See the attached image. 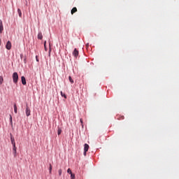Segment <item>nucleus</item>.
Instances as JSON below:
<instances>
[{
	"label": "nucleus",
	"mask_w": 179,
	"mask_h": 179,
	"mask_svg": "<svg viewBox=\"0 0 179 179\" xmlns=\"http://www.w3.org/2000/svg\"><path fill=\"white\" fill-rule=\"evenodd\" d=\"M17 12H18V15H19L20 17H22V10H20V8L17 9Z\"/></svg>",
	"instance_id": "15"
},
{
	"label": "nucleus",
	"mask_w": 179,
	"mask_h": 179,
	"mask_svg": "<svg viewBox=\"0 0 179 179\" xmlns=\"http://www.w3.org/2000/svg\"><path fill=\"white\" fill-rule=\"evenodd\" d=\"M38 40H43V34L41 32L38 34Z\"/></svg>",
	"instance_id": "12"
},
{
	"label": "nucleus",
	"mask_w": 179,
	"mask_h": 179,
	"mask_svg": "<svg viewBox=\"0 0 179 179\" xmlns=\"http://www.w3.org/2000/svg\"><path fill=\"white\" fill-rule=\"evenodd\" d=\"M1 39H0V45H1Z\"/></svg>",
	"instance_id": "29"
},
{
	"label": "nucleus",
	"mask_w": 179,
	"mask_h": 179,
	"mask_svg": "<svg viewBox=\"0 0 179 179\" xmlns=\"http://www.w3.org/2000/svg\"><path fill=\"white\" fill-rule=\"evenodd\" d=\"M36 59L37 62H38V57L36 56Z\"/></svg>",
	"instance_id": "25"
},
{
	"label": "nucleus",
	"mask_w": 179,
	"mask_h": 179,
	"mask_svg": "<svg viewBox=\"0 0 179 179\" xmlns=\"http://www.w3.org/2000/svg\"><path fill=\"white\" fill-rule=\"evenodd\" d=\"M21 80H22V85H26L27 84V83H26V78H24V76H22L21 77Z\"/></svg>",
	"instance_id": "8"
},
{
	"label": "nucleus",
	"mask_w": 179,
	"mask_h": 179,
	"mask_svg": "<svg viewBox=\"0 0 179 179\" xmlns=\"http://www.w3.org/2000/svg\"><path fill=\"white\" fill-rule=\"evenodd\" d=\"M6 48L7 50H10L12 48V43H10V41H8L6 45Z\"/></svg>",
	"instance_id": "4"
},
{
	"label": "nucleus",
	"mask_w": 179,
	"mask_h": 179,
	"mask_svg": "<svg viewBox=\"0 0 179 179\" xmlns=\"http://www.w3.org/2000/svg\"><path fill=\"white\" fill-rule=\"evenodd\" d=\"M31 110H30V108H29V105L27 104L26 106V110H25V114L27 117H30Z\"/></svg>",
	"instance_id": "2"
},
{
	"label": "nucleus",
	"mask_w": 179,
	"mask_h": 179,
	"mask_svg": "<svg viewBox=\"0 0 179 179\" xmlns=\"http://www.w3.org/2000/svg\"><path fill=\"white\" fill-rule=\"evenodd\" d=\"M17 80H19V75H17V72H15L13 73V82L16 84Z\"/></svg>",
	"instance_id": "1"
},
{
	"label": "nucleus",
	"mask_w": 179,
	"mask_h": 179,
	"mask_svg": "<svg viewBox=\"0 0 179 179\" xmlns=\"http://www.w3.org/2000/svg\"><path fill=\"white\" fill-rule=\"evenodd\" d=\"M10 123L12 124V115H10Z\"/></svg>",
	"instance_id": "24"
},
{
	"label": "nucleus",
	"mask_w": 179,
	"mask_h": 179,
	"mask_svg": "<svg viewBox=\"0 0 179 179\" xmlns=\"http://www.w3.org/2000/svg\"><path fill=\"white\" fill-rule=\"evenodd\" d=\"M52 171V165H51V164H50V166H49V173L50 174H51Z\"/></svg>",
	"instance_id": "14"
},
{
	"label": "nucleus",
	"mask_w": 179,
	"mask_h": 179,
	"mask_svg": "<svg viewBox=\"0 0 179 179\" xmlns=\"http://www.w3.org/2000/svg\"><path fill=\"white\" fill-rule=\"evenodd\" d=\"M45 44H47V41H45V43H44L45 50H47V47L45 46Z\"/></svg>",
	"instance_id": "23"
},
{
	"label": "nucleus",
	"mask_w": 179,
	"mask_h": 179,
	"mask_svg": "<svg viewBox=\"0 0 179 179\" xmlns=\"http://www.w3.org/2000/svg\"><path fill=\"white\" fill-rule=\"evenodd\" d=\"M14 112L15 114H17V106L16 104H14Z\"/></svg>",
	"instance_id": "13"
},
{
	"label": "nucleus",
	"mask_w": 179,
	"mask_h": 179,
	"mask_svg": "<svg viewBox=\"0 0 179 179\" xmlns=\"http://www.w3.org/2000/svg\"><path fill=\"white\" fill-rule=\"evenodd\" d=\"M62 134V129L59 127H57V135Z\"/></svg>",
	"instance_id": "10"
},
{
	"label": "nucleus",
	"mask_w": 179,
	"mask_h": 179,
	"mask_svg": "<svg viewBox=\"0 0 179 179\" xmlns=\"http://www.w3.org/2000/svg\"><path fill=\"white\" fill-rule=\"evenodd\" d=\"M73 55L75 58H78V57L79 56V50L75 48L74 50L73 51Z\"/></svg>",
	"instance_id": "3"
},
{
	"label": "nucleus",
	"mask_w": 179,
	"mask_h": 179,
	"mask_svg": "<svg viewBox=\"0 0 179 179\" xmlns=\"http://www.w3.org/2000/svg\"><path fill=\"white\" fill-rule=\"evenodd\" d=\"M76 12H78V8H76V7L73 8L71 10V15H73V13H76Z\"/></svg>",
	"instance_id": "9"
},
{
	"label": "nucleus",
	"mask_w": 179,
	"mask_h": 179,
	"mask_svg": "<svg viewBox=\"0 0 179 179\" xmlns=\"http://www.w3.org/2000/svg\"><path fill=\"white\" fill-rule=\"evenodd\" d=\"M69 82H71V83H73V80L72 79V77L69 76Z\"/></svg>",
	"instance_id": "18"
},
{
	"label": "nucleus",
	"mask_w": 179,
	"mask_h": 179,
	"mask_svg": "<svg viewBox=\"0 0 179 179\" xmlns=\"http://www.w3.org/2000/svg\"><path fill=\"white\" fill-rule=\"evenodd\" d=\"M3 83V77L0 76V85H2Z\"/></svg>",
	"instance_id": "17"
},
{
	"label": "nucleus",
	"mask_w": 179,
	"mask_h": 179,
	"mask_svg": "<svg viewBox=\"0 0 179 179\" xmlns=\"http://www.w3.org/2000/svg\"><path fill=\"white\" fill-rule=\"evenodd\" d=\"M3 31V24H2V20H0V33Z\"/></svg>",
	"instance_id": "7"
},
{
	"label": "nucleus",
	"mask_w": 179,
	"mask_h": 179,
	"mask_svg": "<svg viewBox=\"0 0 179 179\" xmlns=\"http://www.w3.org/2000/svg\"><path fill=\"white\" fill-rule=\"evenodd\" d=\"M88 150H89V145L87 143H85L84 145V151L87 152Z\"/></svg>",
	"instance_id": "11"
},
{
	"label": "nucleus",
	"mask_w": 179,
	"mask_h": 179,
	"mask_svg": "<svg viewBox=\"0 0 179 179\" xmlns=\"http://www.w3.org/2000/svg\"><path fill=\"white\" fill-rule=\"evenodd\" d=\"M50 52H51V50H50V51H49V54H50Z\"/></svg>",
	"instance_id": "28"
},
{
	"label": "nucleus",
	"mask_w": 179,
	"mask_h": 179,
	"mask_svg": "<svg viewBox=\"0 0 179 179\" xmlns=\"http://www.w3.org/2000/svg\"><path fill=\"white\" fill-rule=\"evenodd\" d=\"M86 48H89V43H87V44H86Z\"/></svg>",
	"instance_id": "27"
},
{
	"label": "nucleus",
	"mask_w": 179,
	"mask_h": 179,
	"mask_svg": "<svg viewBox=\"0 0 179 179\" xmlns=\"http://www.w3.org/2000/svg\"><path fill=\"white\" fill-rule=\"evenodd\" d=\"M71 179H75V173H71Z\"/></svg>",
	"instance_id": "21"
},
{
	"label": "nucleus",
	"mask_w": 179,
	"mask_h": 179,
	"mask_svg": "<svg viewBox=\"0 0 179 179\" xmlns=\"http://www.w3.org/2000/svg\"><path fill=\"white\" fill-rule=\"evenodd\" d=\"M10 141H11V144L13 146H16V143L15 142V138L12 136V134H10Z\"/></svg>",
	"instance_id": "5"
},
{
	"label": "nucleus",
	"mask_w": 179,
	"mask_h": 179,
	"mask_svg": "<svg viewBox=\"0 0 179 179\" xmlns=\"http://www.w3.org/2000/svg\"><path fill=\"white\" fill-rule=\"evenodd\" d=\"M60 94H61L62 97H64V99H66V95L65 94H64V92H62V91H61Z\"/></svg>",
	"instance_id": "16"
},
{
	"label": "nucleus",
	"mask_w": 179,
	"mask_h": 179,
	"mask_svg": "<svg viewBox=\"0 0 179 179\" xmlns=\"http://www.w3.org/2000/svg\"><path fill=\"white\" fill-rule=\"evenodd\" d=\"M13 151L14 157H16L17 153V151L16 150V149L17 148H16V145H13Z\"/></svg>",
	"instance_id": "6"
},
{
	"label": "nucleus",
	"mask_w": 179,
	"mask_h": 179,
	"mask_svg": "<svg viewBox=\"0 0 179 179\" xmlns=\"http://www.w3.org/2000/svg\"><path fill=\"white\" fill-rule=\"evenodd\" d=\"M67 173H68L69 174H73L72 171L71 170V169H68Z\"/></svg>",
	"instance_id": "19"
},
{
	"label": "nucleus",
	"mask_w": 179,
	"mask_h": 179,
	"mask_svg": "<svg viewBox=\"0 0 179 179\" xmlns=\"http://www.w3.org/2000/svg\"><path fill=\"white\" fill-rule=\"evenodd\" d=\"M58 173L59 176H62V169H59Z\"/></svg>",
	"instance_id": "20"
},
{
	"label": "nucleus",
	"mask_w": 179,
	"mask_h": 179,
	"mask_svg": "<svg viewBox=\"0 0 179 179\" xmlns=\"http://www.w3.org/2000/svg\"><path fill=\"white\" fill-rule=\"evenodd\" d=\"M86 153H87V151L84 150V156H86Z\"/></svg>",
	"instance_id": "26"
},
{
	"label": "nucleus",
	"mask_w": 179,
	"mask_h": 179,
	"mask_svg": "<svg viewBox=\"0 0 179 179\" xmlns=\"http://www.w3.org/2000/svg\"><path fill=\"white\" fill-rule=\"evenodd\" d=\"M80 122H81L82 127L83 128V120L80 119Z\"/></svg>",
	"instance_id": "22"
}]
</instances>
